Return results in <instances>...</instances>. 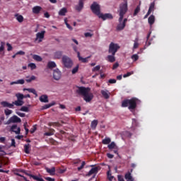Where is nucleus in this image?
<instances>
[{
    "label": "nucleus",
    "instance_id": "nucleus-26",
    "mask_svg": "<svg viewBox=\"0 0 181 181\" xmlns=\"http://www.w3.org/2000/svg\"><path fill=\"white\" fill-rule=\"evenodd\" d=\"M155 19H156L155 15H150L148 19V22L149 25H153V23H155Z\"/></svg>",
    "mask_w": 181,
    "mask_h": 181
},
{
    "label": "nucleus",
    "instance_id": "nucleus-17",
    "mask_svg": "<svg viewBox=\"0 0 181 181\" xmlns=\"http://www.w3.org/2000/svg\"><path fill=\"white\" fill-rule=\"evenodd\" d=\"M25 173V175H26V176H29L30 179H33V180H39V177H40V176L39 175H32L26 171H24L23 172Z\"/></svg>",
    "mask_w": 181,
    "mask_h": 181
},
{
    "label": "nucleus",
    "instance_id": "nucleus-60",
    "mask_svg": "<svg viewBox=\"0 0 181 181\" xmlns=\"http://www.w3.org/2000/svg\"><path fill=\"white\" fill-rule=\"evenodd\" d=\"M45 180H48V181H54V178H52L50 177H45Z\"/></svg>",
    "mask_w": 181,
    "mask_h": 181
},
{
    "label": "nucleus",
    "instance_id": "nucleus-27",
    "mask_svg": "<svg viewBox=\"0 0 181 181\" xmlns=\"http://www.w3.org/2000/svg\"><path fill=\"white\" fill-rule=\"evenodd\" d=\"M58 13L59 16H66V13H67V8L65 7L62 8Z\"/></svg>",
    "mask_w": 181,
    "mask_h": 181
},
{
    "label": "nucleus",
    "instance_id": "nucleus-19",
    "mask_svg": "<svg viewBox=\"0 0 181 181\" xmlns=\"http://www.w3.org/2000/svg\"><path fill=\"white\" fill-rule=\"evenodd\" d=\"M62 56H63V52L62 51H56L54 53V59H62Z\"/></svg>",
    "mask_w": 181,
    "mask_h": 181
},
{
    "label": "nucleus",
    "instance_id": "nucleus-6",
    "mask_svg": "<svg viewBox=\"0 0 181 181\" xmlns=\"http://www.w3.org/2000/svg\"><path fill=\"white\" fill-rule=\"evenodd\" d=\"M16 97L17 98V100L13 102V105H16V107H22L25 102H23V94L22 93H16Z\"/></svg>",
    "mask_w": 181,
    "mask_h": 181
},
{
    "label": "nucleus",
    "instance_id": "nucleus-59",
    "mask_svg": "<svg viewBox=\"0 0 181 181\" xmlns=\"http://www.w3.org/2000/svg\"><path fill=\"white\" fill-rule=\"evenodd\" d=\"M117 81L116 79H109L108 83H116Z\"/></svg>",
    "mask_w": 181,
    "mask_h": 181
},
{
    "label": "nucleus",
    "instance_id": "nucleus-11",
    "mask_svg": "<svg viewBox=\"0 0 181 181\" xmlns=\"http://www.w3.org/2000/svg\"><path fill=\"white\" fill-rule=\"evenodd\" d=\"M86 0H79L78 4L75 6V9L77 12H81L83 8H84V2Z\"/></svg>",
    "mask_w": 181,
    "mask_h": 181
},
{
    "label": "nucleus",
    "instance_id": "nucleus-2",
    "mask_svg": "<svg viewBox=\"0 0 181 181\" xmlns=\"http://www.w3.org/2000/svg\"><path fill=\"white\" fill-rule=\"evenodd\" d=\"M139 99L132 98V99H125L122 102V107H128L131 112H134L137 107Z\"/></svg>",
    "mask_w": 181,
    "mask_h": 181
},
{
    "label": "nucleus",
    "instance_id": "nucleus-42",
    "mask_svg": "<svg viewBox=\"0 0 181 181\" xmlns=\"http://www.w3.org/2000/svg\"><path fill=\"white\" fill-rule=\"evenodd\" d=\"M28 67H30L31 70H35V69H36V64H35V63H30L28 64Z\"/></svg>",
    "mask_w": 181,
    "mask_h": 181
},
{
    "label": "nucleus",
    "instance_id": "nucleus-55",
    "mask_svg": "<svg viewBox=\"0 0 181 181\" xmlns=\"http://www.w3.org/2000/svg\"><path fill=\"white\" fill-rule=\"evenodd\" d=\"M16 54H17V56H18V54H19L20 56H25V52H23V51H18V52H17L16 53Z\"/></svg>",
    "mask_w": 181,
    "mask_h": 181
},
{
    "label": "nucleus",
    "instance_id": "nucleus-48",
    "mask_svg": "<svg viewBox=\"0 0 181 181\" xmlns=\"http://www.w3.org/2000/svg\"><path fill=\"white\" fill-rule=\"evenodd\" d=\"M101 66L100 65H98L97 66H95V68H93V69H92L93 72H98V71H100Z\"/></svg>",
    "mask_w": 181,
    "mask_h": 181
},
{
    "label": "nucleus",
    "instance_id": "nucleus-43",
    "mask_svg": "<svg viewBox=\"0 0 181 181\" xmlns=\"http://www.w3.org/2000/svg\"><path fill=\"white\" fill-rule=\"evenodd\" d=\"M4 50H5V42H1L0 45V53L4 52Z\"/></svg>",
    "mask_w": 181,
    "mask_h": 181
},
{
    "label": "nucleus",
    "instance_id": "nucleus-14",
    "mask_svg": "<svg viewBox=\"0 0 181 181\" xmlns=\"http://www.w3.org/2000/svg\"><path fill=\"white\" fill-rule=\"evenodd\" d=\"M53 77L54 80L59 81V78H62V71L59 69L54 70Z\"/></svg>",
    "mask_w": 181,
    "mask_h": 181
},
{
    "label": "nucleus",
    "instance_id": "nucleus-9",
    "mask_svg": "<svg viewBox=\"0 0 181 181\" xmlns=\"http://www.w3.org/2000/svg\"><path fill=\"white\" fill-rule=\"evenodd\" d=\"M73 49H74V52H76V53H77V57H78V59L79 62H81L82 63H88V59H90V57H88L86 58H83L81 56H80V52H78L77 50V47L76 46H74Z\"/></svg>",
    "mask_w": 181,
    "mask_h": 181
},
{
    "label": "nucleus",
    "instance_id": "nucleus-30",
    "mask_svg": "<svg viewBox=\"0 0 181 181\" xmlns=\"http://www.w3.org/2000/svg\"><path fill=\"white\" fill-rule=\"evenodd\" d=\"M15 17L16 18V20L18 21V22H19L20 23H22V22H23V16L16 14Z\"/></svg>",
    "mask_w": 181,
    "mask_h": 181
},
{
    "label": "nucleus",
    "instance_id": "nucleus-20",
    "mask_svg": "<svg viewBox=\"0 0 181 181\" xmlns=\"http://www.w3.org/2000/svg\"><path fill=\"white\" fill-rule=\"evenodd\" d=\"M124 29V21H120V15L119 18V23L117 25V30H122Z\"/></svg>",
    "mask_w": 181,
    "mask_h": 181
},
{
    "label": "nucleus",
    "instance_id": "nucleus-22",
    "mask_svg": "<svg viewBox=\"0 0 181 181\" xmlns=\"http://www.w3.org/2000/svg\"><path fill=\"white\" fill-rule=\"evenodd\" d=\"M46 170L47 173H49L51 176H54L56 173V168L54 167H52V168H46Z\"/></svg>",
    "mask_w": 181,
    "mask_h": 181
},
{
    "label": "nucleus",
    "instance_id": "nucleus-5",
    "mask_svg": "<svg viewBox=\"0 0 181 181\" xmlns=\"http://www.w3.org/2000/svg\"><path fill=\"white\" fill-rule=\"evenodd\" d=\"M62 63L66 69H71L73 67V60L67 55L62 56Z\"/></svg>",
    "mask_w": 181,
    "mask_h": 181
},
{
    "label": "nucleus",
    "instance_id": "nucleus-58",
    "mask_svg": "<svg viewBox=\"0 0 181 181\" xmlns=\"http://www.w3.org/2000/svg\"><path fill=\"white\" fill-rule=\"evenodd\" d=\"M107 157L108 158H114V154H111L110 153H107Z\"/></svg>",
    "mask_w": 181,
    "mask_h": 181
},
{
    "label": "nucleus",
    "instance_id": "nucleus-37",
    "mask_svg": "<svg viewBox=\"0 0 181 181\" xmlns=\"http://www.w3.org/2000/svg\"><path fill=\"white\" fill-rule=\"evenodd\" d=\"M139 11H141V4L137 5V6L134 9V16L138 15Z\"/></svg>",
    "mask_w": 181,
    "mask_h": 181
},
{
    "label": "nucleus",
    "instance_id": "nucleus-36",
    "mask_svg": "<svg viewBox=\"0 0 181 181\" xmlns=\"http://www.w3.org/2000/svg\"><path fill=\"white\" fill-rule=\"evenodd\" d=\"M98 124V120H93L92 121V130H95Z\"/></svg>",
    "mask_w": 181,
    "mask_h": 181
},
{
    "label": "nucleus",
    "instance_id": "nucleus-8",
    "mask_svg": "<svg viewBox=\"0 0 181 181\" xmlns=\"http://www.w3.org/2000/svg\"><path fill=\"white\" fill-rule=\"evenodd\" d=\"M19 122H22V120L18 116L13 115L6 122V125H9L10 124H16Z\"/></svg>",
    "mask_w": 181,
    "mask_h": 181
},
{
    "label": "nucleus",
    "instance_id": "nucleus-12",
    "mask_svg": "<svg viewBox=\"0 0 181 181\" xmlns=\"http://www.w3.org/2000/svg\"><path fill=\"white\" fill-rule=\"evenodd\" d=\"M45 33H46V31L42 30L40 33H37L36 34V38L35 40H38L39 43H40L42 40V39H45Z\"/></svg>",
    "mask_w": 181,
    "mask_h": 181
},
{
    "label": "nucleus",
    "instance_id": "nucleus-61",
    "mask_svg": "<svg viewBox=\"0 0 181 181\" xmlns=\"http://www.w3.org/2000/svg\"><path fill=\"white\" fill-rule=\"evenodd\" d=\"M127 21H128L127 18H124V19L123 20L124 29L126 26V23H127Z\"/></svg>",
    "mask_w": 181,
    "mask_h": 181
},
{
    "label": "nucleus",
    "instance_id": "nucleus-34",
    "mask_svg": "<svg viewBox=\"0 0 181 181\" xmlns=\"http://www.w3.org/2000/svg\"><path fill=\"white\" fill-rule=\"evenodd\" d=\"M48 69H54L56 67V62H49L47 64Z\"/></svg>",
    "mask_w": 181,
    "mask_h": 181
},
{
    "label": "nucleus",
    "instance_id": "nucleus-21",
    "mask_svg": "<svg viewBox=\"0 0 181 181\" xmlns=\"http://www.w3.org/2000/svg\"><path fill=\"white\" fill-rule=\"evenodd\" d=\"M41 103H49V97L47 95H42L39 98Z\"/></svg>",
    "mask_w": 181,
    "mask_h": 181
},
{
    "label": "nucleus",
    "instance_id": "nucleus-45",
    "mask_svg": "<svg viewBox=\"0 0 181 181\" xmlns=\"http://www.w3.org/2000/svg\"><path fill=\"white\" fill-rule=\"evenodd\" d=\"M78 67L79 66L77 65L75 68H74L71 71L72 74H76V73H77V71H78Z\"/></svg>",
    "mask_w": 181,
    "mask_h": 181
},
{
    "label": "nucleus",
    "instance_id": "nucleus-31",
    "mask_svg": "<svg viewBox=\"0 0 181 181\" xmlns=\"http://www.w3.org/2000/svg\"><path fill=\"white\" fill-rule=\"evenodd\" d=\"M107 60L108 62H110L111 63H113V62H115L116 58H115V57L112 56V54H111V55H107Z\"/></svg>",
    "mask_w": 181,
    "mask_h": 181
},
{
    "label": "nucleus",
    "instance_id": "nucleus-64",
    "mask_svg": "<svg viewBox=\"0 0 181 181\" xmlns=\"http://www.w3.org/2000/svg\"><path fill=\"white\" fill-rule=\"evenodd\" d=\"M22 138H23V135H18L16 136V139H22Z\"/></svg>",
    "mask_w": 181,
    "mask_h": 181
},
{
    "label": "nucleus",
    "instance_id": "nucleus-56",
    "mask_svg": "<svg viewBox=\"0 0 181 181\" xmlns=\"http://www.w3.org/2000/svg\"><path fill=\"white\" fill-rule=\"evenodd\" d=\"M131 75H132V72H127V74L123 75V78H128L129 76H131Z\"/></svg>",
    "mask_w": 181,
    "mask_h": 181
},
{
    "label": "nucleus",
    "instance_id": "nucleus-47",
    "mask_svg": "<svg viewBox=\"0 0 181 181\" xmlns=\"http://www.w3.org/2000/svg\"><path fill=\"white\" fill-rule=\"evenodd\" d=\"M4 113H5V115H11V114H12V110H9V109H6L4 110Z\"/></svg>",
    "mask_w": 181,
    "mask_h": 181
},
{
    "label": "nucleus",
    "instance_id": "nucleus-4",
    "mask_svg": "<svg viewBox=\"0 0 181 181\" xmlns=\"http://www.w3.org/2000/svg\"><path fill=\"white\" fill-rule=\"evenodd\" d=\"M128 11V1L124 0V2L119 4V21H123L125 13Z\"/></svg>",
    "mask_w": 181,
    "mask_h": 181
},
{
    "label": "nucleus",
    "instance_id": "nucleus-24",
    "mask_svg": "<svg viewBox=\"0 0 181 181\" xmlns=\"http://www.w3.org/2000/svg\"><path fill=\"white\" fill-rule=\"evenodd\" d=\"M101 93L105 99H109L110 96V93L109 90H101Z\"/></svg>",
    "mask_w": 181,
    "mask_h": 181
},
{
    "label": "nucleus",
    "instance_id": "nucleus-18",
    "mask_svg": "<svg viewBox=\"0 0 181 181\" xmlns=\"http://www.w3.org/2000/svg\"><path fill=\"white\" fill-rule=\"evenodd\" d=\"M1 105H2L4 107H8V108H13V103H9L6 101H3L1 103Z\"/></svg>",
    "mask_w": 181,
    "mask_h": 181
},
{
    "label": "nucleus",
    "instance_id": "nucleus-33",
    "mask_svg": "<svg viewBox=\"0 0 181 181\" xmlns=\"http://www.w3.org/2000/svg\"><path fill=\"white\" fill-rule=\"evenodd\" d=\"M103 144H108L110 145V143H111V139L110 137H105V139H103L102 141Z\"/></svg>",
    "mask_w": 181,
    "mask_h": 181
},
{
    "label": "nucleus",
    "instance_id": "nucleus-3",
    "mask_svg": "<svg viewBox=\"0 0 181 181\" xmlns=\"http://www.w3.org/2000/svg\"><path fill=\"white\" fill-rule=\"evenodd\" d=\"M76 93L78 95H82L83 100L86 103H90L91 101V96H90V88H86L84 86H77Z\"/></svg>",
    "mask_w": 181,
    "mask_h": 181
},
{
    "label": "nucleus",
    "instance_id": "nucleus-10",
    "mask_svg": "<svg viewBox=\"0 0 181 181\" xmlns=\"http://www.w3.org/2000/svg\"><path fill=\"white\" fill-rule=\"evenodd\" d=\"M101 167L100 165H92V180L93 178H95L96 175L98 174L99 170H100Z\"/></svg>",
    "mask_w": 181,
    "mask_h": 181
},
{
    "label": "nucleus",
    "instance_id": "nucleus-13",
    "mask_svg": "<svg viewBox=\"0 0 181 181\" xmlns=\"http://www.w3.org/2000/svg\"><path fill=\"white\" fill-rule=\"evenodd\" d=\"M74 165H77V166H78V165H80V163H81V165L79 167H78V171L81 170V169H83V168H84V166L86 165V162L83 161L81 163V160H80V159L75 160L74 161Z\"/></svg>",
    "mask_w": 181,
    "mask_h": 181
},
{
    "label": "nucleus",
    "instance_id": "nucleus-32",
    "mask_svg": "<svg viewBox=\"0 0 181 181\" xmlns=\"http://www.w3.org/2000/svg\"><path fill=\"white\" fill-rule=\"evenodd\" d=\"M33 59L34 60H35L36 62H42V60H43V59L42 58V57L37 55V54H34L33 55Z\"/></svg>",
    "mask_w": 181,
    "mask_h": 181
},
{
    "label": "nucleus",
    "instance_id": "nucleus-57",
    "mask_svg": "<svg viewBox=\"0 0 181 181\" xmlns=\"http://www.w3.org/2000/svg\"><path fill=\"white\" fill-rule=\"evenodd\" d=\"M118 66H119V64H118V62H116L115 64H114L113 66H112V69H117L118 68Z\"/></svg>",
    "mask_w": 181,
    "mask_h": 181
},
{
    "label": "nucleus",
    "instance_id": "nucleus-62",
    "mask_svg": "<svg viewBox=\"0 0 181 181\" xmlns=\"http://www.w3.org/2000/svg\"><path fill=\"white\" fill-rule=\"evenodd\" d=\"M139 42H136V41H135L134 44V49H137V47H139Z\"/></svg>",
    "mask_w": 181,
    "mask_h": 181
},
{
    "label": "nucleus",
    "instance_id": "nucleus-39",
    "mask_svg": "<svg viewBox=\"0 0 181 181\" xmlns=\"http://www.w3.org/2000/svg\"><path fill=\"white\" fill-rule=\"evenodd\" d=\"M53 105H54V103H49V104H47V105H45L42 107V110H47V108H50V107H53Z\"/></svg>",
    "mask_w": 181,
    "mask_h": 181
},
{
    "label": "nucleus",
    "instance_id": "nucleus-54",
    "mask_svg": "<svg viewBox=\"0 0 181 181\" xmlns=\"http://www.w3.org/2000/svg\"><path fill=\"white\" fill-rule=\"evenodd\" d=\"M117 180L118 181H125L123 175H117Z\"/></svg>",
    "mask_w": 181,
    "mask_h": 181
},
{
    "label": "nucleus",
    "instance_id": "nucleus-41",
    "mask_svg": "<svg viewBox=\"0 0 181 181\" xmlns=\"http://www.w3.org/2000/svg\"><path fill=\"white\" fill-rule=\"evenodd\" d=\"M20 111H23V112H29V107L26 106H22L20 109Z\"/></svg>",
    "mask_w": 181,
    "mask_h": 181
},
{
    "label": "nucleus",
    "instance_id": "nucleus-35",
    "mask_svg": "<svg viewBox=\"0 0 181 181\" xmlns=\"http://www.w3.org/2000/svg\"><path fill=\"white\" fill-rule=\"evenodd\" d=\"M25 81L27 83H32V81H33L34 80H36V76H32L31 77L29 78V76H26Z\"/></svg>",
    "mask_w": 181,
    "mask_h": 181
},
{
    "label": "nucleus",
    "instance_id": "nucleus-38",
    "mask_svg": "<svg viewBox=\"0 0 181 181\" xmlns=\"http://www.w3.org/2000/svg\"><path fill=\"white\" fill-rule=\"evenodd\" d=\"M107 147L109 150H112L113 148H116V144L115 141H112V143H110V144H109Z\"/></svg>",
    "mask_w": 181,
    "mask_h": 181
},
{
    "label": "nucleus",
    "instance_id": "nucleus-16",
    "mask_svg": "<svg viewBox=\"0 0 181 181\" xmlns=\"http://www.w3.org/2000/svg\"><path fill=\"white\" fill-rule=\"evenodd\" d=\"M11 131L12 132H14V133L16 134L17 135H19V134H21V127H18V125L13 124V125L11 126Z\"/></svg>",
    "mask_w": 181,
    "mask_h": 181
},
{
    "label": "nucleus",
    "instance_id": "nucleus-52",
    "mask_svg": "<svg viewBox=\"0 0 181 181\" xmlns=\"http://www.w3.org/2000/svg\"><path fill=\"white\" fill-rule=\"evenodd\" d=\"M16 175L19 176L20 177H23V180H25V181H30V180H28V178H26V177L21 175L20 173H16Z\"/></svg>",
    "mask_w": 181,
    "mask_h": 181
},
{
    "label": "nucleus",
    "instance_id": "nucleus-40",
    "mask_svg": "<svg viewBox=\"0 0 181 181\" xmlns=\"http://www.w3.org/2000/svg\"><path fill=\"white\" fill-rule=\"evenodd\" d=\"M49 127H60V124L57 122H49L48 124Z\"/></svg>",
    "mask_w": 181,
    "mask_h": 181
},
{
    "label": "nucleus",
    "instance_id": "nucleus-49",
    "mask_svg": "<svg viewBox=\"0 0 181 181\" xmlns=\"http://www.w3.org/2000/svg\"><path fill=\"white\" fill-rule=\"evenodd\" d=\"M132 59L134 60V62H136V60L139 59V57L137 55V54H134V55L132 56Z\"/></svg>",
    "mask_w": 181,
    "mask_h": 181
},
{
    "label": "nucleus",
    "instance_id": "nucleus-50",
    "mask_svg": "<svg viewBox=\"0 0 181 181\" xmlns=\"http://www.w3.org/2000/svg\"><path fill=\"white\" fill-rule=\"evenodd\" d=\"M28 125V123H25L23 124V127H24V129L25 131V134L28 135L29 134V129H27L26 127Z\"/></svg>",
    "mask_w": 181,
    "mask_h": 181
},
{
    "label": "nucleus",
    "instance_id": "nucleus-23",
    "mask_svg": "<svg viewBox=\"0 0 181 181\" xmlns=\"http://www.w3.org/2000/svg\"><path fill=\"white\" fill-rule=\"evenodd\" d=\"M42 11V7L39 6H34L33 8V13L37 15L38 13H40V11Z\"/></svg>",
    "mask_w": 181,
    "mask_h": 181
},
{
    "label": "nucleus",
    "instance_id": "nucleus-46",
    "mask_svg": "<svg viewBox=\"0 0 181 181\" xmlns=\"http://www.w3.org/2000/svg\"><path fill=\"white\" fill-rule=\"evenodd\" d=\"M6 46H7L8 52H11L12 50V49H13V47H12V45L9 42L6 43Z\"/></svg>",
    "mask_w": 181,
    "mask_h": 181
},
{
    "label": "nucleus",
    "instance_id": "nucleus-28",
    "mask_svg": "<svg viewBox=\"0 0 181 181\" xmlns=\"http://www.w3.org/2000/svg\"><path fill=\"white\" fill-rule=\"evenodd\" d=\"M23 91H28L29 93H32L35 95L37 96V93L36 92V90L34 88H23Z\"/></svg>",
    "mask_w": 181,
    "mask_h": 181
},
{
    "label": "nucleus",
    "instance_id": "nucleus-1",
    "mask_svg": "<svg viewBox=\"0 0 181 181\" xmlns=\"http://www.w3.org/2000/svg\"><path fill=\"white\" fill-rule=\"evenodd\" d=\"M92 12L95 13V15H97L98 18H102L103 21H105L106 19H112L113 16L112 13H103L101 12V6L98 2L93 1L92 4Z\"/></svg>",
    "mask_w": 181,
    "mask_h": 181
},
{
    "label": "nucleus",
    "instance_id": "nucleus-63",
    "mask_svg": "<svg viewBox=\"0 0 181 181\" xmlns=\"http://www.w3.org/2000/svg\"><path fill=\"white\" fill-rule=\"evenodd\" d=\"M44 16H45V18H50V14H49L48 12H46L44 13Z\"/></svg>",
    "mask_w": 181,
    "mask_h": 181
},
{
    "label": "nucleus",
    "instance_id": "nucleus-44",
    "mask_svg": "<svg viewBox=\"0 0 181 181\" xmlns=\"http://www.w3.org/2000/svg\"><path fill=\"white\" fill-rule=\"evenodd\" d=\"M29 146L30 145L29 144H25L24 145V151L26 153H30V151H29Z\"/></svg>",
    "mask_w": 181,
    "mask_h": 181
},
{
    "label": "nucleus",
    "instance_id": "nucleus-53",
    "mask_svg": "<svg viewBox=\"0 0 181 181\" xmlns=\"http://www.w3.org/2000/svg\"><path fill=\"white\" fill-rule=\"evenodd\" d=\"M45 135L46 136H52V135H54V133L53 132H45Z\"/></svg>",
    "mask_w": 181,
    "mask_h": 181
},
{
    "label": "nucleus",
    "instance_id": "nucleus-25",
    "mask_svg": "<svg viewBox=\"0 0 181 181\" xmlns=\"http://www.w3.org/2000/svg\"><path fill=\"white\" fill-rule=\"evenodd\" d=\"M13 84H25V79H18L16 81H12L10 83V86H13Z\"/></svg>",
    "mask_w": 181,
    "mask_h": 181
},
{
    "label": "nucleus",
    "instance_id": "nucleus-15",
    "mask_svg": "<svg viewBox=\"0 0 181 181\" xmlns=\"http://www.w3.org/2000/svg\"><path fill=\"white\" fill-rule=\"evenodd\" d=\"M133 171L134 170L131 169L129 171H127V173H126L124 178L125 180H127V181H134V178H133L132 175V173H133Z\"/></svg>",
    "mask_w": 181,
    "mask_h": 181
},
{
    "label": "nucleus",
    "instance_id": "nucleus-29",
    "mask_svg": "<svg viewBox=\"0 0 181 181\" xmlns=\"http://www.w3.org/2000/svg\"><path fill=\"white\" fill-rule=\"evenodd\" d=\"M155 9V2H151L148 8V13L151 15V12Z\"/></svg>",
    "mask_w": 181,
    "mask_h": 181
},
{
    "label": "nucleus",
    "instance_id": "nucleus-7",
    "mask_svg": "<svg viewBox=\"0 0 181 181\" xmlns=\"http://www.w3.org/2000/svg\"><path fill=\"white\" fill-rule=\"evenodd\" d=\"M119 45L118 44H114V42H111L109 45L108 52L112 53V56H115L117 50L119 49Z\"/></svg>",
    "mask_w": 181,
    "mask_h": 181
},
{
    "label": "nucleus",
    "instance_id": "nucleus-51",
    "mask_svg": "<svg viewBox=\"0 0 181 181\" xmlns=\"http://www.w3.org/2000/svg\"><path fill=\"white\" fill-rule=\"evenodd\" d=\"M16 114H17V115H18L19 117H21L22 118H23L26 116V114L22 113L21 112H17Z\"/></svg>",
    "mask_w": 181,
    "mask_h": 181
}]
</instances>
